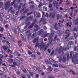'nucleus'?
Here are the masks:
<instances>
[{
    "mask_svg": "<svg viewBox=\"0 0 78 78\" xmlns=\"http://www.w3.org/2000/svg\"><path fill=\"white\" fill-rule=\"evenodd\" d=\"M71 72H72L73 74H74V73H75V72L73 70H71Z\"/></svg>",
    "mask_w": 78,
    "mask_h": 78,
    "instance_id": "774afa93",
    "label": "nucleus"
},
{
    "mask_svg": "<svg viewBox=\"0 0 78 78\" xmlns=\"http://www.w3.org/2000/svg\"><path fill=\"white\" fill-rule=\"evenodd\" d=\"M53 5H54V6L56 7V8L57 9H58V8H59V5H58V3L56 2V1H54L53 3Z\"/></svg>",
    "mask_w": 78,
    "mask_h": 78,
    "instance_id": "39448f33",
    "label": "nucleus"
},
{
    "mask_svg": "<svg viewBox=\"0 0 78 78\" xmlns=\"http://www.w3.org/2000/svg\"><path fill=\"white\" fill-rule=\"evenodd\" d=\"M14 8H17L18 7V5L16 4H14Z\"/></svg>",
    "mask_w": 78,
    "mask_h": 78,
    "instance_id": "a19ab883",
    "label": "nucleus"
},
{
    "mask_svg": "<svg viewBox=\"0 0 78 78\" xmlns=\"http://www.w3.org/2000/svg\"><path fill=\"white\" fill-rule=\"evenodd\" d=\"M69 32L70 31L69 30H67L65 32V33H69Z\"/></svg>",
    "mask_w": 78,
    "mask_h": 78,
    "instance_id": "bf43d9fd",
    "label": "nucleus"
},
{
    "mask_svg": "<svg viewBox=\"0 0 78 78\" xmlns=\"http://www.w3.org/2000/svg\"><path fill=\"white\" fill-rule=\"evenodd\" d=\"M39 37H37L35 39H34L33 41V42L34 43H35L36 41H37L38 40H39Z\"/></svg>",
    "mask_w": 78,
    "mask_h": 78,
    "instance_id": "2eb2a0df",
    "label": "nucleus"
},
{
    "mask_svg": "<svg viewBox=\"0 0 78 78\" xmlns=\"http://www.w3.org/2000/svg\"><path fill=\"white\" fill-rule=\"evenodd\" d=\"M3 49L4 50H7V47H6V46H4L3 47Z\"/></svg>",
    "mask_w": 78,
    "mask_h": 78,
    "instance_id": "09e8293b",
    "label": "nucleus"
},
{
    "mask_svg": "<svg viewBox=\"0 0 78 78\" xmlns=\"http://www.w3.org/2000/svg\"><path fill=\"white\" fill-rule=\"evenodd\" d=\"M59 67H60L61 68H65V69H66V68H67V67L62 66V65H60Z\"/></svg>",
    "mask_w": 78,
    "mask_h": 78,
    "instance_id": "f704fd0d",
    "label": "nucleus"
},
{
    "mask_svg": "<svg viewBox=\"0 0 78 78\" xmlns=\"http://www.w3.org/2000/svg\"><path fill=\"white\" fill-rule=\"evenodd\" d=\"M73 51H71L70 52V58H72V56L73 55Z\"/></svg>",
    "mask_w": 78,
    "mask_h": 78,
    "instance_id": "a211bd4d",
    "label": "nucleus"
},
{
    "mask_svg": "<svg viewBox=\"0 0 78 78\" xmlns=\"http://www.w3.org/2000/svg\"><path fill=\"white\" fill-rule=\"evenodd\" d=\"M0 20H1V22H2L3 21V18H2V16H0Z\"/></svg>",
    "mask_w": 78,
    "mask_h": 78,
    "instance_id": "37998d69",
    "label": "nucleus"
},
{
    "mask_svg": "<svg viewBox=\"0 0 78 78\" xmlns=\"http://www.w3.org/2000/svg\"><path fill=\"white\" fill-rule=\"evenodd\" d=\"M42 5V3L40 2L38 5V8H41Z\"/></svg>",
    "mask_w": 78,
    "mask_h": 78,
    "instance_id": "c85d7f7f",
    "label": "nucleus"
},
{
    "mask_svg": "<svg viewBox=\"0 0 78 78\" xmlns=\"http://www.w3.org/2000/svg\"><path fill=\"white\" fill-rule=\"evenodd\" d=\"M74 50L75 51H76L77 50V47L76 46L75 48H74Z\"/></svg>",
    "mask_w": 78,
    "mask_h": 78,
    "instance_id": "69168bd1",
    "label": "nucleus"
},
{
    "mask_svg": "<svg viewBox=\"0 0 78 78\" xmlns=\"http://www.w3.org/2000/svg\"><path fill=\"white\" fill-rule=\"evenodd\" d=\"M44 30L43 29L41 30H40L38 32V34L39 35H41L42 33H44Z\"/></svg>",
    "mask_w": 78,
    "mask_h": 78,
    "instance_id": "6e6552de",
    "label": "nucleus"
},
{
    "mask_svg": "<svg viewBox=\"0 0 78 78\" xmlns=\"http://www.w3.org/2000/svg\"><path fill=\"white\" fill-rule=\"evenodd\" d=\"M27 5V4H24V5H23L22 7V8H24L22 10H21V12H23V11H24L25 10V9H26V7H25V6Z\"/></svg>",
    "mask_w": 78,
    "mask_h": 78,
    "instance_id": "0eeeda50",
    "label": "nucleus"
},
{
    "mask_svg": "<svg viewBox=\"0 0 78 78\" xmlns=\"http://www.w3.org/2000/svg\"><path fill=\"white\" fill-rule=\"evenodd\" d=\"M57 76L59 78L61 77V75L60 73H58L57 75Z\"/></svg>",
    "mask_w": 78,
    "mask_h": 78,
    "instance_id": "79ce46f5",
    "label": "nucleus"
},
{
    "mask_svg": "<svg viewBox=\"0 0 78 78\" xmlns=\"http://www.w3.org/2000/svg\"><path fill=\"white\" fill-rule=\"evenodd\" d=\"M46 20V18L44 17H43L41 18L40 22H45Z\"/></svg>",
    "mask_w": 78,
    "mask_h": 78,
    "instance_id": "dca6fc26",
    "label": "nucleus"
},
{
    "mask_svg": "<svg viewBox=\"0 0 78 78\" xmlns=\"http://www.w3.org/2000/svg\"><path fill=\"white\" fill-rule=\"evenodd\" d=\"M57 17V20H58L59 18V14H57L56 15Z\"/></svg>",
    "mask_w": 78,
    "mask_h": 78,
    "instance_id": "8fccbe9b",
    "label": "nucleus"
},
{
    "mask_svg": "<svg viewBox=\"0 0 78 78\" xmlns=\"http://www.w3.org/2000/svg\"><path fill=\"white\" fill-rule=\"evenodd\" d=\"M70 35V33H69L68 34H67L66 36L65 37V38L66 39H67L68 37H69V36Z\"/></svg>",
    "mask_w": 78,
    "mask_h": 78,
    "instance_id": "a878e982",
    "label": "nucleus"
},
{
    "mask_svg": "<svg viewBox=\"0 0 78 78\" xmlns=\"http://www.w3.org/2000/svg\"><path fill=\"white\" fill-rule=\"evenodd\" d=\"M78 30V29H77V28H76V27H75L74 29H73V31H77Z\"/></svg>",
    "mask_w": 78,
    "mask_h": 78,
    "instance_id": "864d4df0",
    "label": "nucleus"
},
{
    "mask_svg": "<svg viewBox=\"0 0 78 78\" xmlns=\"http://www.w3.org/2000/svg\"><path fill=\"white\" fill-rule=\"evenodd\" d=\"M62 61L63 62H65L66 61V58L64 57L63 59L62 60Z\"/></svg>",
    "mask_w": 78,
    "mask_h": 78,
    "instance_id": "b1692460",
    "label": "nucleus"
},
{
    "mask_svg": "<svg viewBox=\"0 0 78 78\" xmlns=\"http://www.w3.org/2000/svg\"><path fill=\"white\" fill-rule=\"evenodd\" d=\"M3 35L0 34V38L1 40H2V37H3Z\"/></svg>",
    "mask_w": 78,
    "mask_h": 78,
    "instance_id": "58836bf2",
    "label": "nucleus"
},
{
    "mask_svg": "<svg viewBox=\"0 0 78 78\" xmlns=\"http://www.w3.org/2000/svg\"><path fill=\"white\" fill-rule=\"evenodd\" d=\"M68 17H69V14H66L64 16V18H65V19H66V18H67Z\"/></svg>",
    "mask_w": 78,
    "mask_h": 78,
    "instance_id": "c756f323",
    "label": "nucleus"
},
{
    "mask_svg": "<svg viewBox=\"0 0 78 78\" xmlns=\"http://www.w3.org/2000/svg\"><path fill=\"white\" fill-rule=\"evenodd\" d=\"M59 23H58V24L59 25H60V24H61V23H63V21H62L60 20L59 21Z\"/></svg>",
    "mask_w": 78,
    "mask_h": 78,
    "instance_id": "4d7b16f0",
    "label": "nucleus"
},
{
    "mask_svg": "<svg viewBox=\"0 0 78 78\" xmlns=\"http://www.w3.org/2000/svg\"><path fill=\"white\" fill-rule=\"evenodd\" d=\"M53 67H58V65L56 64H54L52 65Z\"/></svg>",
    "mask_w": 78,
    "mask_h": 78,
    "instance_id": "393cba45",
    "label": "nucleus"
},
{
    "mask_svg": "<svg viewBox=\"0 0 78 78\" xmlns=\"http://www.w3.org/2000/svg\"><path fill=\"white\" fill-rule=\"evenodd\" d=\"M34 23L32 24L30 26H29L28 27L29 29H31V28H32V27H33V25H34Z\"/></svg>",
    "mask_w": 78,
    "mask_h": 78,
    "instance_id": "f3484780",
    "label": "nucleus"
},
{
    "mask_svg": "<svg viewBox=\"0 0 78 78\" xmlns=\"http://www.w3.org/2000/svg\"><path fill=\"white\" fill-rule=\"evenodd\" d=\"M78 53H76L75 55L73 54V57L72 58V62H74L76 60V59H77L78 58Z\"/></svg>",
    "mask_w": 78,
    "mask_h": 78,
    "instance_id": "f03ea898",
    "label": "nucleus"
},
{
    "mask_svg": "<svg viewBox=\"0 0 78 78\" xmlns=\"http://www.w3.org/2000/svg\"><path fill=\"white\" fill-rule=\"evenodd\" d=\"M32 12H30L29 13H28L27 14V16H30V14H32Z\"/></svg>",
    "mask_w": 78,
    "mask_h": 78,
    "instance_id": "13d9d810",
    "label": "nucleus"
},
{
    "mask_svg": "<svg viewBox=\"0 0 78 78\" xmlns=\"http://www.w3.org/2000/svg\"><path fill=\"white\" fill-rule=\"evenodd\" d=\"M3 6V3L2 2H0V8H1Z\"/></svg>",
    "mask_w": 78,
    "mask_h": 78,
    "instance_id": "aec40b11",
    "label": "nucleus"
},
{
    "mask_svg": "<svg viewBox=\"0 0 78 78\" xmlns=\"http://www.w3.org/2000/svg\"><path fill=\"white\" fill-rule=\"evenodd\" d=\"M41 75H42V76H44V75H45V72H42V73H41Z\"/></svg>",
    "mask_w": 78,
    "mask_h": 78,
    "instance_id": "de8ad7c7",
    "label": "nucleus"
},
{
    "mask_svg": "<svg viewBox=\"0 0 78 78\" xmlns=\"http://www.w3.org/2000/svg\"><path fill=\"white\" fill-rule=\"evenodd\" d=\"M67 70L68 72H71V70L70 69H67Z\"/></svg>",
    "mask_w": 78,
    "mask_h": 78,
    "instance_id": "338daca9",
    "label": "nucleus"
},
{
    "mask_svg": "<svg viewBox=\"0 0 78 78\" xmlns=\"http://www.w3.org/2000/svg\"><path fill=\"white\" fill-rule=\"evenodd\" d=\"M69 44H70V45H73L74 44V42L72 41H70L69 42Z\"/></svg>",
    "mask_w": 78,
    "mask_h": 78,
    "instance_id": "7c9ffc66",
    "label": "nucleus"
},
{
    "mask_svg": "<svg viewBox=\"0 0 78 78\" xmlns=\"http://www.w3.org/2000/svg\"><path fill=\"white\" fill-rule=\"evenodd\" d=\"M50 34L48 33L47 34H46L44 36H43V37H46L47 36H48L49 34Z\"/></svg>",
    "mask_w": 78,
    "mask_h": 78,
    "instance_id": "c03bdc74",
    "label": "nucleus"
},
{
    "mask_svg": "<svg viewBox=\"0 0 78 78\" xmlns=\"http://www.w3.org/2000/svg\"><path fill=\"white\" fill-rule=\"evenodd\" d=\"M31 3V4H34V2L33 1H31L29 2V4H30Z\"/></svg>",
    "mask_w": 78,
    "mask_h": 78,
    "instance_id": "3c124183",
    "label": "nucleus"
},
{
    "mask_svg": "<svg viewBox=\"0 0 78 78\" xmlns=\"http://www.w3.org/2000/svg\"><path fill=\"white\" fill-rule=\"evenodd\" d=\"M33 36L34 37H36V33H34L33 34Z\"/></svg>",
    "mask_w": 78,
    "mask_h": 78,
    "instance_id": "603ef678",
    "label": "nucleus"
},
{
    "mask_svg": "<svg viewBox=\"0 0 78 78\" xmlns=\"http://www.w3.org/2000/svg\"><path fill=\"white\" fill-rule=\"evenodd\" d=\"M45 43H44L43 42H42L40 44L39 46L41 48H43L44 50H45L47 48H48V46L46 45L45 46Z\"/></svg>",
    "mask_w": 78,
    "mask_h": 78,
    "instance_id": "f257e3e1",
    "label": "nucleus"
},
{
    "mask_svg": "<svg viewBox=\"0 0 78 78\" xmlns=\"http://www.w3.org/2000/svg\"><path fill=\"white\" fill-rule=\"evenodd\" d=\"M74 36L75 37V39H76V37H77V35H76V33H74Z\"/></svg>",
    "mask_w": 78,
    "mask_h": 78,
    "instance_id": "ea45409f",
    "label": "nucleus"
},
{
    "mask_svg": "<svg viewBox=\"0 0 78 78\" xmlns=\"http://www.w3.org/2000/svg\"><path fill=\"white\" fill-rule=\"evenodd\" d=\"M26 18V16H23L20 18V20H22V19H25Z\"/></svg>",
    "mask_w": 78,
    "mask_h": 78,
    "instance_id": "cd10ccee",
    "label": "nucleus"
},
{
    "mask_svg": "<svg viewBox=\"0 0 78 78\" xmlns=\"http://www.w3.org/2000/svg\"><path fill=\"white\" fill-rule=\"evenodd\" d=\"M7 52L9 55H11V51L9 49H8L7 50Z\"/></svg>",
    "mask_w": 78,
    "mask_h": 78,
    "instance_id": "412c9836",
    "label": "nucleus"
},
{
    "mask_svg": "<svg viewBox=\"0 0 78 78\" xmlns=\"http://www.w3.org/2000/svg\"><path fill=\"white\" fill-rule=\"evenodd\" d=\"M67 47H65L64 48H63V49H64V51H66L67 50Z\"/></svg>",
    "mask_w": 78,
    "mask_h": 78,
    "instance_id": "0e129e2a",
    "label": "nucleus"
},
{
    "mask_svg": "<svg viewBox=\"0 0 78 78\" xmlns=\"http://www.w3.org/2000/svg\"><path fill=\"white\" fill-rule=\"evenodd\" d=\"M33 69L35 71L37 70V67L36 66H34Z\"/></svg>",
    "mask_w": 78,
    "mask_h": 78,
    "instance_id": "2f4dec72",
    "label": "nucleus"
},
{
    "mask_svg": "<svg viewBox=\"0 0 78 78\" xmlns=\"http://www.w3.org/2000/svg\"><path fill=\"white\" fill-rule=\"evenodd\" d=\"M54 71H55V72H58V69H54Z\"/></svg>",
    "mask_w": 78,
    "mask_h": 78,
    "instance_id": "5fc2aeb1",
    "label": "nucleus"
},
{
    "mask_svg": "<svg viewBox=\"0 0 78 78\" xmlns=\"http://www.w3.org/2000/svg\"><path fill=\"white\" fill-rule=\"evenodd\" d=\"M39 30H40V27H38L37 29H34V32H36V31H37Z\"/></svg>",
    "mask_w": 78,
    "mask_h": 78,
    "instance_id": "5701e85b",
    "label": "nucleus"
},
{
    "mask_svg": "<svg viewBox=\"0 0 78 78\" xmlns=\"http://www.w3.org/2000/svg\"><path fill=\"white\" fill-rule=\"evenodd\" d=\"M39 42H37L36 43V44L35 45V47H38V46H39Z\"/></svg>",
    "mask_w": 78,
    "mask_h": 78,
    "instance_id": "473e14b6",
    "label": "nucleus"
},
{
    "mask_svg": "<svg viewBox=\"0 0 78 78\" xmlns=\"http://www.w3.org/2000/svg\"><path fill=\"white\" fill-rule=\"evenodd\" d=\"M53 36H54V34L52 33L51 34L49 37V38H48V40H50L51 38H52Z\"/></svg>",
    "mask_w": 78,
    "mask_h": 78,
    "instance_id": "1a4fd4ad",
    "label": "nucleus"
},
{
    "mask_svg": "<svg viewBox=\"0 0 78 78\" xmlns=\"http://www.w3.org/2000/svg\"><path fill=\"white\" fill-rule=\"evenodd\" d=\"M39 75L38 74H36L35 75L36 78H39Z\"/></svg>",
    "mask_w": 78,
    "mask_h": 78,
    "instance_id": "680f3d73",
    "label": "nucleus"
},
{
    "mask_svg": "<svg viewBox=\"0 0 78 78\" xmlns=\"http://www.w3.org/2000/svg\"><path fill=\"white\" fill-rule=\"evenodd\" d=\"M49 8H51L52 7V5L51 4H49Z\"/></svg>",
    "mask_w": 78,
    "mask_h": 78,
    "instance_id": "052dcab7",
    "label": "nucleus"
},
{
    "mask_svg": "<svg viewBox=\"0 0 78 78\" xmlns=\"http://www.w3.org/2000/svg\"><path fill=\"white\" fill-rule=\"evenodd\" d=\"M7 61L9 62V63H10V64H11V63H12V62H13V60L12 58H10L8 59L7 60Z\"/></svg>",
    "mask_w": 78,
    "mask_h": 78,
    "instance_id": "9d476101",
    "label": "nucleus"
},
{
    "mask_svg": "<svg viewBox=\"0 0 78 78\" xmlns=\"http://www.w3.org/2000/svg\"><path fill=\"white\" fill-rule=\"evenodd\" d=\"M16 0H14L13 2L11 3V5H13V4L16 2Z\"/></svg>",
    "mask_w": 78,
    "mask_h": 78,
    "instance_id": "4c0bfd02",
    "label": "nucleus"
},
{
    "mask_svg": "<svg viewBox=\"0 0 78 78\" xmlns=\"http://www.w3.org/2000/svg\"><path fill=\"white\" fill-rule=\"evenodd\" d=\"M69 56H70V54L69 53L67 54V61H69Z\"/></svg>",
    "mask_w": 78,
    "mask_h": 78,
    "instance_id": "bb28decb",
    "label": "nucleus"
},
{
    "mask_svg": "<svg viewBox=\"0 0 78 78\" xmlns=\"http://www.w3.org/2000/svg\"><path fill=\"white\" fill-rule=\"evenodd\" d=\"M47 8L46 7H43V10L44 11H47Z\"/></svg>",
    "mask_w": 78,
    "mask_h": 78,
    "instance_id": "4be33fe9",
    "label": "nucleus"
},
{
    "mask_svg": "<svg viewBox=\"0 0 78 78\" xmlns=\"http://www.w3.org/2000/svg\"><path fill=\"white\" fill-rule=\"evenodd\" d=\"M28 9H26L25 11L23 12V14L26 13V12H28Z\"/></svg>",
    "mask_w": 78,
    "mask_h": 78,
    "instance_id": "49530a36",
    "label": "nucleus"
},
{
    "mask_svg": "<svg viewBox=\"0 0 78 78\" xmlns=\"http://www.w3.org/2000/svg\"><path fill=\"white\" fill-rule=\"evenodd\" d=\"M34 22H35V23H37V20L36 19H35L34 20Z\"/></svg>",
    "mask_w": 78,
    "mask_h": 78,
    "instance_id": "6e6d98bb",
    "label": "nucleus"
},
{
    "mask_svg": "<svg viewBox=\"0 0 78 78\" xmlns=\"http://www.w3.org/2000/svg\"><path fill=\"white\" fill-rule=\"evenodd\" d=\"M10 7V1H7L5 4V10H6L7 9L9 8Z\"/></svg>",
    "mask_w": 78,
    "mask_h": 78,
    "instance_id": "7ed1b4c3",
    "label": "nucleus"
},
{
    "mask_svg": "<svg viewBox=\"0 0 78 78\" xmlns=\"http://www.w3.org/2000/svg\"><path fill=\"white\" fill-rule=\"evenodd\" d=\"M64 51V48L62 47V46H61L59 47L58 49V54L60 55V54H61L62 53H63V51Z\"/></svg>",
    "mask_w": 78,
    "mask_h": 78,
    "instance_id": "20e7f679",
    "label": "nucleus"
},
{
    "mask_svg": "<svg viewBox=\"0 0 78 78\" xmlns=\"http://www.w3.org/2000/svg\"><path fill=\"white\" fill-rule=\"evenodd\" d=\"M48 51L49 53H50V51H51V50L50 49H48Z\"/></svg>",
    "mask_w": 78,
    "mask_h": 78,
    "instance_id": "e2e57ef3",
    "label": "nucleus"
},
{
    "mask_svg": "<svg viewBox=\"0 0 78 78\" xmlns=\"http://www.w3.org/2000/svg\"><path fill=\"white\" fill-rule=\"evenodd\" d=\"M56 26H57V23H56L55 24V25H54V28H55V30H58V27H56Z\"/></svg>",
    "mask_w": 78,
    "mask_h": 78,
    "instance_id": "6ab92c4d",
    "label": "nucleus"
},
{
    "mask_svg": "<svg viewBox=\"0 0 78 78\" xmlns=\"http://www.w3.org/2000/svg\"><path fill=\"white\" fill-rule=\"evenodd\" d=\"M48 70L50 71V72H51L53 70V68L50 66H48Z\"/></svg>",
    "mask_w": 78,
    "mask_h": 78,
    "instance_id": "9b49d317",
    "label": "nucleus"
},
{
    "mask_svg": "<svg viewBox=\"0 0 78 78\" xmlns=\"http://www.w3.org/2000/svg\"><path fill=\"white\" fill-rule=\"evenodd\" d=\"M33 16H29L27 19L29 20H33Z\"/></svg>",
    "mask_w": 78,
    "mask_h": 78,
    "instance_id": "ddd939ff",
    "label": "nucleus"
},
{
    "mask_svg": "<svg viewBox=\"0 0 78 78\" xmlns=\"http://www.w3.org/2000/svg\"><path fill=\"white\" fill-rule=\"evenodd\" d=\"M45 62L47 64H50V65H52V63H51V62L47 60H46L45 61Z\"/></svg>",
    "mask_w": 78,
    "mask_h": 78,
    "instance_id": "f8f14e48",
    "label": "nucleus"
},
{
    "mask_svg": "<svg viewBox=\"0 0 78 78\" xmlns=\"http://www.w3.org/2000/svg\"><path fill=\"white\" fill-rule=\"evenodd\" d=\"M62 75L63 76H67V75H66V74L65 73H62Z\"/></svg>",
    "mask_w": 78,
    "mask_h": 78,
    "instance_id": "e433bc0d",
    "label": "nucleus"
},
{
    "mask_svg": "<svg viewBox=\"0 0 78 78\" xmlns=\"http://www.w3.org/2000/svg\"><path fill=\"white\" fill-rule=\"evenodd\" d=\"M21 78H25V75L23 74H21Z\"/></svg>",
    "mask_w": 78,
    "mask_h": 78,
    "instance_id": "c9c22d12",
    "label": "nucleus"
},
{
    "mask_svg": "<svg viewBox=\"0 0 78 78\" xmlns=\"http://www.w3.org/2000/svg\"><path fill=\"white\" fill-rule=\"evenodd\" d=\"M30 24H31V22H28V23L27 24V25L26 26L24 27V29H26V28H28V25Z\"/></svg>",
    "mask_w": 78,
    "mask_h": 78,
    "instance_id": "4468645a",
    "label": "nucleus"
},
{
    "mask_svg": "<svg viewBox=\"0 0 78 78\" xmlns=\"http://www.w3.org/2000/svg\"><path fill=\"white\" fill-rule=\"evenodd\" d=\"M4 30V29L2 27H0V31L1 32H3V31Z\"/></svg>",
    "mask_w": 78,
    "mask_h": 78,
    "instance_id": "72a5a7b5",
    "label": "nucleus"
},
{
    "mask_svg": "<svg viewBox=\"0 0 78 78\" xmlns=\"http://www.w3.org/2000/svg\"><path fill=\"white\" fill-rule=\"evenodd\" d=\"M34 14L35 17H40L41 14L39 12H34Z\"/></svg>",
    "mask_w": 78,
    "mask_h": 78,
    "instance_id": "423d86ee",
    "label": "nucleus"
},
{
    "mask_svg": "<svg viewBox=\"0 0 78 78\" xmlns=\"http://www.w3.org/2000/svg\"><path fill=\"white\" fill-rule=\"evenodd\" d=\"M10 17V16L9 15H7L6 17V19H9Z\"/></svg>",
    "mask_w": 78,
    "mask_h": 78,
    "instance_id": "a18cd8bd",
    "label": "nucleus"
}]
</instances>
